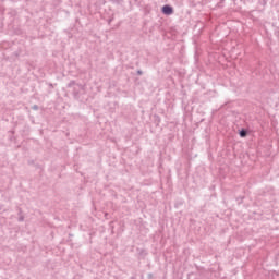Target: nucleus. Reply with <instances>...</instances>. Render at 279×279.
Listing matches in <instances>:
<instances>
[{
	"label": "nucleus",
	"mask_w": 279,
	"mask_h": 279,
	"mask_svg": "<svg viewBox=\"0 0 279 279\" xmlns=\"http://www.w3.org/2000/svg\"><path fill=\"white\" fill-rule=\"evenodd\" d=\"M161 12L166 15H171L173 13V9L170 5H163Z\"/></svg>",
	"instance_id": "nucleus-1"
},
{
	"label": "nucleus",
	"mask_w": 279,
	"mask_h": 279,
	"mask_svg": "<svg viewBox=\"0 0 279 279\" xmlns=\"http://www.w3.org/2000/svg\"><path fill=\"white\" fill-rule=\"evenodd\" d=\"M247 135V132L245 130L240 131V137H245Z\"/></svg>",
	"instance_id": "nucleus-2"
}]
</instances>
